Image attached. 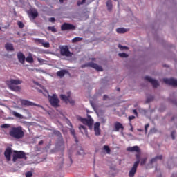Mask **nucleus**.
Masks as SVG:
<instances>
[{"instance_id": "1", "label": "nucleus", "mask_w": 177, "mask_h": 177, "mask_svg": "<svg viewBox=\"0 0 177 177\" xmlns=\"http://www.w3.org/2000/svg\"><path fill=\"white\" fill-rule=\"evenodd\" d=\"M8 134H10L11 138H13L15 140L22 139L24 136L23 128L21 127L11 128Z\"/></svg>"}, {"instance_id": "2", "label": "nucleus", "mask_w": 177, "mask_h": 177, "mask_svg": "<svg viewBox=\"0 0 177 177\" xmlns=\"http://www.w3.org/2000/svg\"><path fill=\"white\" fill-rule=\"evenodd\" d=\"M5 83L8 86V88H10L11 91L14 92H20L21 87L18 86L17 85L21 84L22 81L19 80L10 79V80L5 82Z\"/></svg>"}, {"instance_id": "3", "label": "nucleus", "mask_w": 177, "mask_h": 177, "mask_svg": "<svg viewBox=\"0 0 177 177\" xmlns=\"http://www.w3.org/2000/svg\"><path fill=\"white\" fill-rule=\"evenodd\" d=\"M77 120L79 121H81L82 124L88 126L89 129H92V125H93L94 121L93 119L91 118V116L90 115H88V119L83 118L81 116H77Z\"/></svg>"}, {"instance_id": "4", "label": "nucleus", "mask_w": 177, "mask_h": 177, "mask_svg": "<svg viewBox=\"0 0 177 177\" xmlns=\"http://www.w3.org/2000/svg\"><path fill=\"white\" fill-rule=\"evenodd\" d=\"M17 159L26 160L27 157L26 156V153L23 151H14L12 161L16 162Z\"/></svg>"}, {"instance_id": "5", "label": "nucleus", "mask_w": 177, "mask_h": 177, "mask_svg": "<svg viewBox=\"0 0 177 177\" xmlns=\"http://www.w3.org/2000/svg\"><path fill=\"white\" fill-rule=\"evenodd\" d=\"M60 53L62 56H66L68 57H71L73 55V53L70 52L67 46H60Z\"/></svg>"}, {"instance_id": "6", "label": "nucleus", "mask_w": 177, "mask_h": 177, "mask_svg": "<svg viewBox=\"0 0 177 177\" xmlns=\"http://www.w3.org/2000/svg\"><path fill=\"white\" fill-rule=\"evenodd\" d=\"M50 103L51 106L54 108H58L59 107V99L57 98V96L56 95H53L49 98Z\"/></svg>"}, {"instance_id": "7", "label": "nucleus", "mask_w": 177, "mask_h": 177, "mask_svg": "<svg viewBox=\"0 0 177 177\" xmlns=\"http://www.w3.org/2000/svg\"><path fill=\"white\" fill-rule=\"evenodd\" d=\"M81 67L82 68H84L85 67H91L97 71H103V68L94 62H88L84 65H82Z\"/></svg>"}, {"instance_id": "8", "label": "nucleus", "mask_w": 177, "mask_h": 177, "mask_svg": "<svg viewBox=\"0 0 177 177\" xmlns=\"http://www.w3.org/2000/svg\"><path fill=\"white\" fill-rule=\"evenodd\" d=\"M61 30H62V31H67L68 30H75V26H74L71 24H69V23H64L61 26Z\"/></svg>"}, {"instance_id": "9", "label": "nucleus", "mask_w": 177, "mask_h": 177, "mask_svg": "<svg viewBox=\"0 0 177 177\" xmlns=\"http://www.w3.org/2000/svg\"><path fill=\"white\" fill-rule=\"evenodd\" d=\"M67 95H68L67 96L64 95H60L61 100L62 101H64V102H66V104L68 102H69V104H71V105H73L75 104V101L72 100H70L71 92H68Z\"/></svg>"}, {"instance_id": "10", "label": "nucleus", "mask_w": 177, "mask_h": 177, "mask_svg": "<svg viewBox=\"0 0 177 177\" xmlns=\"http://www.w3.org/2000/svg\"><path fill=\"white\" fill-rule=\"evenodd\" d=\"M144 80H145L146 81L149 82V83L153 85V87L154 88H158V86H159L158 82L157 80H154V79H152L149 76H145L144 77Z\"/></svg>"}, {"instance_id": "11", "label": "nucleus", "mask_w": 177, "mask_h": 177, "mask_svg": "<svg viewBox=\"0 0 177 177\" xmlns=\"http://www.w3.org/2000/svg\"><path fill=\"white\" fill-rule=\"evenodd\" d=\"M163 82L165 84H169L172 86H177V80L174 78H165L163 79Z\"/></svg>"}, {"instance_id": "12", "label": "nucleus", "mask_w": 177, "mask_h": 177, "mask_svg": "<svg viewBox=\"0 0 177 177\" xmlns=\"http://www.w3.org/2000/svg\"><path fill=\"white\" fill-rule=\"evenodd\" d=\"M20 102H21V105L24 106H37L38 107L42 108V106L37 105L35 103L31 102L29 100H21Z\"/></svg>"}, {"instance_id": "13", "label": "nucleus", "mask_w": 177, "mask_h": 177, "mask_svg": "<svg viewBox=\"0 0 177 177\" xmlns=\"http://www.w3.org/2000/svg\"><path fill=\"white\" fill-rule=\"evenodd\" d=\"M138 162L133 163V165L130 169L129 173V177H134L135 174L136 173V171L138 170Z\"/></svg>"}, {"instance_id": "14", "label": "nucleus", "mask_w": 177, "mask_h": 177, "mask_svg": "<svg viewBox=\"0 0 177 177\" xmlns=\"http://www.w3.org/2000/svg\"><path fill=\"white\" fill-rule=\"evenodd\" d=\"M94 131L96 136L101 135L100 122H96L94 124Z\"/></svg>"}, {"instance_id": "15", "label": "nucleus", "mask_w": 177, "mask_h": 177, "mask_svg": "<svg viewBox=\"0 0 177 177\" xmlns=\"http://www.w3.org/2000/svg\"><path fill=\"white\" fill-rule=\"evenodd\" d=\"M11 155H12V149L10 147H8L6 149H5V151H4V156H5V158H6L8 162L10 161Z\"/></svg>"}, {"instance_id": "16", "label": "nucleus", "mask_w": 177, "mask_h": 177, "mask_svg": "<svg viewBox=\"0 0 177 177\" xmlns=\"http://www.w3.org/2000/svg\"><path fill=\"white\" fill-rule=\"evenodd\" d=\"M17 57L18 59V62H19L21 64H24V62H26V56H24L23 53L18 52L17 54Z\"/></svg>"}, {"instance_id": "17", "label": "nucleus", "mask_w": 177, "mask_h": 177, "mask_svg": "<svg viewBox=\"0 0 177 177\" xmlns=\"http://www.w3.org/2000/svg\"><path fill=\"white\" fill-rule=\"evenodd\" d=\"M115 131L118 132L120 130L124 131V127L120 122H115L114 124Z\"/></svg>"}, {"instance_id": "18", "label": "nucleus", "mask_w": 177, "mask_h": 177, "mask_svg": "<svg viewBox=\"0 0 177 177\" xmlns=\"http://www.w3.org/2000/svg\"><path fill=\"white\" fill-rule=\"evenodd\" d=\"M127 151L130 152L140 153V149L138 146L129 147H127Z\"/></svg>"}, {"instance_id": "19", "label": "nucleus", "mask_w": 177, "mask_h": 177, "mask_svg": "<svg viewBox=\"0 0 177 177\" xmlns=\"http://www.w3.org/2000/svg\"><path fill=\"white\" fill-rule=\"evenodd\" d=\"M29 17L37 19L38 17V11L37 10H32L29 12Z\"/></svg>"}, {"instance_id": "20", "label": "nucleus", "mask_w": 177, "mask_h": 177, "mask_svg": "<svg viewBox=\"0 0 177 177\" xmlns=\"http://www.w3.org/2000/svg\"><path fill=\"white\" fill-rule=\"evenodd\" d=\"M68 73V71L66 70H62L57 72V77L60 78H63L64 75Z\"/></svg>"}, {"instance_id": "21", "label": "nucleus", "mask_w": 177, "mask_h": 177, "mask_svg": "<svg viewBox=\"0 0 177 177\" xmlns=\"http://www.w3.org/2000/svg\"><path fill=\"white\" fill-rule=\"evenodd\" d=\"M128 29L125 28H118L116 29V32H118V34H125V32H127Z\"/></svg>"}, {"instance_id": "22", "label": "nucleus", "mask_w": 177, "mask_h": 177, "mask_svg": "<svg viewBox=\"0 0 177 177\" xmlns=\"http://www.w3.org/2000/svg\"><path fill=\"white\" fill-rule=\"evenodd\" d=\"M106 6L108 8V10L109 12H111V10H113V3L111 1V0L107 1Z\"/></svg>"}, {"instance_id": "23", "label": "nucleus", "mask_w": 177, "mask_h": 177, "mask_svg": "<svg viewBox=\"0 0 177 177\" xmlns=\"http://www.w3.org/2000/svg\"><path fill=\"white\" fill-rule=\"evenodd\" d=\"M162 155L157 156L156 158H153L152 160H151L150 163L153 164V163L156 162L158 160H162Z\"/></svg>"}, {"instance_id": "24", "label": "nucleus", "mask_w": 177, "mask_h": 177, "mask_svg": "<svg viewBox=\"0 0 177 177\" xmlns=\"http://www.w3.org/2000/svg\"><path fill=\"white\" fill-rule=\"evenodd\" d=\"M12 115L17 118H19V119L23 118V115L17 113V111H12Z\"/></svg>"}, {"instance_id": "25", "label": "nucleus", "mask_w": 177, "mask_h": 177, "mask_svg": "<svg viewBox=\"0 0 177 177\" xmlns=\"http://www.w3.org/2000/svg\"><path fill=\"white\" fill-rule=\"evenodd\" d=\"M25 60L30 64L33 63L34 62L33 57L31 55H28L26 58H25Z\"/></svg>"}, {"instance_id": "26", "label": "nucleus", "mask_w": 177, "mask_h": 177, "mask_svg": "<svg viewBox=\"0 0 177 177\" xmlns=\"http://www.w3.org/2000/svg\"><path fill=\"white\" fill-rule=\"evenodd\" d=\"M47 30L48 31H51L52 32H57V30L56 29V28H55V26H48L47 28Z\"/></svg>"}, {"instance_id": "27", "label": "nucleus", "mask_w": 177, "mask_h": 177, "mask_svg": "<svg viewBox=\"0 0 177 177\" xmlns=\"http://www.w3.org/2000/svg\"><path fill=\"white\" fill-rule=\"evenodd\" d=\"M81 41H82V37H75L72 39V42L73 44H75V42H81Z\"/></svg>"}, {"instance_id": "28", "label": "nucleus", "mask_w": 177, "mask_h": 177, "mask_svg": "<svg viewBox=\"0 0 177 177\" xmlns=\"http://www.w3.org/2000/svg\"><path fill=\"white\" fill-rule=\"evenodd\" d=\"M5 49H6L7 51H14V48L12 45L5 46Z\"/></svg>"}, {"instance_id": "29", "label": "nucleus", "mask_w": 177, "mask_h": 177, "mask_svg": "<svg viewBox=\"0 0 177 177\" xmlns=\"http://www.w3.org/2000/svg\"><path fill=\"white\" fill-rule=\"evenodd\" d=\"M103 149L106 152V154H111V149L107 145L103 147Z\"/></svg>"}, {"instance_id": "30", "label": "nucleus", "mask_w": 177, "mask_h": 177, "mask_svg": "<svg viewBox=\"0 0 177 177\" xmlns=\"http://www.w3.org/2000/svg\"><path fill=\"white\" fill-rule=\"evenodd\" d=\"M36 42H38V44H41V45H49V43H45L44 39H36Z\"/></svg>"}, {"instance_id": "31", "label": "nucleus", "mask_w": 177, "mask_h": 177, "mask_svg": "<svg viewBox=\"0 0 177 177\" xmlns=\"http://www.w3.org/2000/svg\"><path fill=\"white\" fill-rule=\"evenodd\" d=\"M53 133H54V135L57 136L58 138H62V134H61L59 131L54 130Z\"/></svg>"}, {"instance_id": "32", "label": "nucleus", "mask_w": 177, "mask_h": 177, "mask_svg": "<svg viewBox=\"0 0 177 177\" xmlns=\"http://www.w3.org/2000/svg\"><path fill=\"white\" fill-rule=\"evenodd\" d=\"M136 162L135 163L138 162V165H139V164L140 163V155H139L138 153H137L136 155Z\"/></svg>"}, {"instance_id": "33", "label": "nucleus", "mask_w": 177, "mask_h": 177, "mask_svg": "<svg viewBox=\"0 0 177 177\" xmlns=\"http://www.w3.org/2000/svg\"><path fill=\"white\" fill-rule=\"evenodd\" d=\"M71 133L73 136H74L75 140L76 142H77V136H75V130L74 129H71Z\"/></svg>"}, {"instance_id": "34", "label": "nucleus", "mask_w": 177, "mask_h": 177, "mask_svg": "<svg viewBox=\"0 0 177 177\" xmlns=\"http://www.w3.org/2000/svg\"><path fill=\"white\" fill-rule=\"evenodd\" d=\"M153 100H154V97H153V96H151V97H147V100H146V103H147V104L150 103V102H152Z\"/></svg>"}, {"instance_id": "35", "label": "nucleus", "mask_w": 177, "mask_h": 177, "mask_svg": "<svg viewBox=\"0 0 177 177\" xmlns=\"http://www.w3.org/2000/svg\"><path fill=\"white\" fill-rule=\"evenodd\" d=\"M146 162H147V158H144L142 160H140V165H144L146 164Z\"/></svg>"}, {"instance_id": "36", "label": "nucleus", "mask_w": 177, "mask_h": 177, "mask_svg": "<svg viewBox=\"0 0 177 177\" xmlns=\"http://www.w3.org/2000/svg\"><path fill=\"white\" fill-rule=\"evenodd\" d=\"M118 56H120V57L127 58L128 57V54H126L125 53H120L118 54Z\"/></svg>"}, {"instance_id": "37", "label": "nucleus", "mask_w": 177, "mask_h": 177, "mask_svg": "<svg viewBox=\"0 0 177 177\" xmlns=\"http://www.w3.org/2000/svg\"><path fill=\"white\" fill-rule=\"evenodd\" d=\"M10 124H1V127L3 129H8L10 128Z\"/></svg>"}, {"instance_id": "38", "label": "nucleus", "mask_w": 177, "mask_h": 177, "mask_svg": "<svg viewBox=\"0 0 177 177\" xmlns=\"http://www.w3.org/2000/svg\"><path fill=\"white\" fill-rule=\"evenodd\" d=\"M86 1V0H82V1H77V6H80V5H84V3H85Z\"/></svg>"}, {"instance_id": "39", "label": "nucleus", "mask_w": 177, "mask_h": 177, "mask_svg": "<svg viewBox=\"0 0 177 177\" xmlns=\"http://www.w3.org/2000/svg\"><path fill=\"white\" fill-rule=\"evenodd\" d=\"M18 26H19V28H23L24 27V24H23V22H21V21H19Z\"/></svg>"}, {"instance_id": "40", "label": "nucleus", "mask_w": 177, "mask_h": 177, "mask_svg": "<svg viewBox=\"0 0 177 177\" xmlns=\"http://www.w3.org/2000/svg\"><path fill=\"white\" fill-rule=\"evenodd\" d=\"M118 47H119L120 50H127L128 49L127 46H122L121 45H119Z\"/></svg>"}, {"instance_id": "41", "label": "nucleus", "mask_w": 177, "mask_h": 177, "mask_svg": "<svg viewBox=\"0 0 177 177\" xmlns=\"http://www.w3.org/2000/svg\"><path fill=\"white\" fill-rule=\"evenodd\" d=\"M79 129H80V131L83 129V130H84V131H86V127H85L84 125H80Z\"/></svg>"}, {"instance_id": "42", "label": "nucleus", "mask_w": 177, "mask_h": 177, "mask_svg": "<svg viewBox=\"0 0 177 177\" xmlns=\"http://www.w3.org/2000/svg\"><path fill=\"white\" fill-rule=\"evenodd\" d=\"M25 176L26 177H32V173L31 171H28Z\"/></svg>"}, {"instance_id": "43", "label": "nucleus", "mask_w": 177, "mask_h": 177, "mask_svg": "<svg viewBox=\"0 0 177 177\" xmlns=\"http://www.w3.org/2000/svg\"><path fill=\"white\" fill-rule=\"evenodd\" d=\"M175 135H176V131H173L172 133H171V137L172 138L173 140H175Z\"/></svg>"}, {"instance_id": "44", "label": "nucleus", "mask_w": 177, "mask_h": 177, "mask_svg": "<svg viewBox=\"0 0 177 177\" xmlns=\"http://www.w3.org/2000/svg\"><path fill=\"white\" fill-rule=\"evenodd\" d=\"M149 127V124H145V130L146 133H147V132H148V128Z\"/></svg>"}, {"instance_id": "45", "label": "nucleus", "mask_w": 177, "mask_h": 177, "mask_svg": "<svg viewBox=\"0 0 177 177\" xmlns=\"http://www.w3.org/2000/svg\"><path fill=\"white\" fill-rule=\"evenodd\" d=\"M49 21H50L51 23H55V21H56V19H55V17H51L49 19Z\"/></svg>"}, {"instance_id": "46", "label": "nucleus", "mask_w": 177, "mask_h": 177, "mask_svg": "<svg viewBox=\"0 0 177 177\" xmlns=\"http://www.w3.org/2000/svg\"><path fill=\"white\" fill-rule=\"evenodd\" d=\"M135 118H136V116H134V115L129 116V121H131V120H134Z\"/></svg>"}, {"instance_id": "47", "label": "nucleus", "mask_w": 177, "mask_h": 177, "mask_svg": "<svg viewBox=\"0 0 177 177\" xmlns=\"http://www.w3.org/2000/svg\"><path fill=\"white\" fill-rule=\"evenodd\" d=\"M78 155H82L84 154V150L83 149H80V151H78Z\"/></svg>"}, {"instance_id": "48", "label": "nucleus", "mask_w": 177, "mask_h": 177, "mask_svg": "<svg viewBox=\"0 0 177 177\" xmlns=\"http://www.w3.org/2000/svg\"><path fill=\"white\" fill-rule=\"evenodd\" d=\"M133 114H135V115H138V111H136V109H133Z\"/></svg>"}, {"instance_id": "49", "label": "nucleus", "mask_w": 177, "mask_h": 177, "mask_svg": "<svg viewBox=\"0 0 177 177\" xmlns=\"http://www.w3.org/2000/svg\"><path fill=\"white\" fill-rule=\"evenodd\" d=\"M108 95H103V100H107Z\"/></svg>"}, {"instance_id": "50", "label": "nucleus", "mask_w": 177, "mask_h": 177, "mask_svg": "<svg viewBox=\"0 0 177 177\" xmlns=\"http://www.w3.org/2000/svg\"><path fill=\"white\" fill-rule=\"evenodd\" d=\"M43 144H44V141H43V140H41L40 142H39L38 145H39V146H41V145H42Z\"/></svg>"}, {"instance_id": "51", "label": "nucleus", "mask_w": 177, "mask_h": 177, "mask_svg": "<svg viewBox=\"0 0 177 177\" xmlns=\"http://www.w3.org/2000/svg\"><path fill=\"white\" fill-rule=\"evenodd\" d=\"M37 61H38L39 62H40V63H42V62H44V59H40V58H38V59H37Z\"/></svg>"}, {"instance_id": "52", "label": "nucleus", "mask_w": 177, "mask_h": 177, "mask_svg": "<svg viewBox=\"0 0 177 177\" xmlns=\"http://www.w3.org/2000/svg\"><path fill=\"white\" fill-rule=\"evenodd\" d=\"M44 46L46 48H50V45H44Z\"/></svg>"}, {"instance_id": "53", "label": "nucleus", "mask_w": 177, "mask_h": 177, "mask_svg": "<svg viewBox=\"0 0 177 177\" xmlns=\"http://www.w3.org/2000/svg\"><path fill=\"white\" fill-rule=\"evenodd\" d=\"M61 144H62V147L64 148V142H62Z\"/></svg>"}, {"instance_id": "54", "label": "nucleus", "mask_w": 177, "mask_h": 177, "mask_svg": "<svg viewBox=\"0 0 177 177\" xmlns=\"http://www.w3.org/2000/svg\"><path fill=\"white\" fill-rule=\"evenodd\" d=\"M117 91L120 92V88H117Z\"/></svg>"}, {"instance_id": "55", "label": "nucleus", "mask_w": 177, "mask_h": 177, "mask_svg": "<svg viewBox=\"0 0 177 177\" xmlns=\"http://www.w3.org/2000/svg\"><path fill=\"white\" fill-rule=\"evenodd\" d=\"M173 103H174V104H177V102L176 101H174Z\"/></svg>"}, {"instance_id": "56", "label": "nucleus", "mask_w": 177, "mask_h": 177, "mask_svg": "<svg viewBox=\"0 0 177 177\" xmlns=\"http://www.w3.org/2000/svg\"><path fill=\"white\" fill-rule=\"evenodd\" d=\"M70 158H71V162H73V159L71 157H70Z\"/></svg>"}, {"instance_id": "57", "label": "nucleus", "mask_w": 177, "mask_h": 177, "mask_svg": "<svg viewBox=\"0 0 177 177\" xmlns=\"http://www.w3.org/2000/svg\"><path fill=\"white\" fill-rule=\"evenodd\" d=\"M39 92L42 93V90H39Z\"/></svg>"}, {"instance_id": "58", "label": "nucleus", "mask_w": 177, "mask_h": 177, "mask_svg": "<svg viewBox=\"0 0 177 177\" xmlns=\"http://www.w3.org/2000/svg\"><path fill=\"white\" fill-rule=\"evenodd\" d=\"M6 45H10V44L7 43V44H6Z\"/></svg>"}, {"instance_id": "59", "label": "nucleus", "mask_w": 177, "mask_h": 177, "mask_svg": "<svg viewBox=\"0 0 177 177\" xmlns=\"http://www.w3.org/2000/svg\"><path fill=\"white\" fill-rule=\"evenodd\" d=\"M95 177H98V176H95Z\"/></svg>"}, {"instance_id": "60", "label": "nucleus", "mask_w": 177, "mask_h": 177, "mask_svg": "<svg viewBox=\"0 0 177 177\" xmlns=\"http://www.w3.org/2000/svg\"><path fill=\"white\" fill-rule=\"evenodd\" d=\"M172 120H174V118L172 119Z\"/></svg>"}]
</instances>
